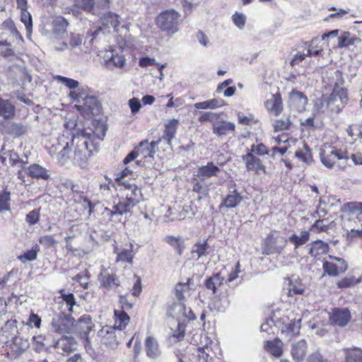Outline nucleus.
<instances>
[{
    "label": "nucleus",
    "mask_w": 362,
    "mask_h": 362,
    "mask_svg": "<svg viewBox=\"0 0 362 362\" xmlns=\"http://www.w3.org/2000/svg\"><path fill=\"white\" fill-rule=\"evenodd\" d=\"M242 201V197L234 192L232 194H228L223 201V204L227 208H235Z\"/></svg>",
    "instance_id": "8fccbe9b"
},
{
    "label": "nucleus",
    "mask_w": 362,
    "mask_h": 362,
    "mask_svg": "<svg viewBox=\"0 0 362 362\" xmlns=\"http://www.w3.org/2000/svg\"><path fill=\"white\" fill-rule=\"evenodd\" d=\"M38 251V247L36 246L35 248L24 252L21 256H18V259L23 262H25L27 261H33L37 258Z\"/></svg>",
    "instance_id": "e2e57ef3"
},
{
    "label": "nucleus",
    "mask_w": 362,
    "mask_h": 362,
    "mask_svg": "<svg viewBox=\"0 0 362 362\" xmlns=\"http://www.w3.org/2000/svg\"><path fill=\"white\" fill-rule=\"evenodd\" d=\"M54 79L57 82L65 85L70 90H75L79 86L78 81L72 78L58 75L54 76Z\"/></svg>",
    "instance_id": "3c124183"
},
{
    "label": "nucleus",
    "mask_w": 362,
    "mask_h": 362,
    "mask_svg": "<svg viewBox=\"0 0 362 362\" xmlns=\"http://www.w3.org/2000/svg\"><path fill=\"white\" fill-rule=\"evenodd\" d=\"M243 160L245 163L247 170L255 171L257 174L265 173V168L261 160L252 155V153L243 156Z\"/></svg>",
    "instance_id": "aec40b11"
},
{
    "label": "nucleus",
    "mask_w": 362,
    "mask_h": 362,
    "mask_svg": "<svg viewBox=\"0 0 362 362\" xmlns=\"http://www.w3.org/2000/svg\"><path fill=\"white\" fill-rule=\"evenodd\" d=\"M229 305V301L226 297L215 298L212 303V308L218 312L223 311Z\"/></svg>",
    "instance_id": "052dcab7"
},
{
    "label": "nucleus",
    "mask_w": 362,
    "mask_h": 362,
    "mask_svg": "<svg viewBox=\"0 0 362 362\" xmlns=\"http://www.w3.org/2000/svg\"><path fill=\"white\" fill-rule=\"evenodd\" d=\"M94 323L90 315H84L81 316L76 323L74 322L73 331L81 335V337L88 339V334L93 330Z\"/></svg>",
    "instance_id": "f8f14e48"
},
{
    "label": "nucleus",
    "mask_w": 362,
    "mask_h": 362,
    "mask_svg": "<svg viewBox=\"0 0 362 362\" xmlns=\"http://www.w3.org/2000/svg\"><path fill=\"white\" fill-rule=\"evenodd\" d=\"M190 214L189 206H185L181 208L170 209L165 215L166 221H182L185 220Z\"/></svg>",
    "instance_id": "412c9836"
},
{
    "label": "nucleus",
    "mask_w": 362,
    "mask_h": 362,
    "mask_svg": "<svg viewBox=\"0 0 362 362\" xmlns=\"http://www.w3.org/2000/svg\"><path fill=\"white\" fill-rule=\"evenodd\" d=\"M179 124V120L173 119L165 124V129L163 134V138L170 144L171 140L174 138Z\"/></svg>",
    "instance_id": "79ce46f5"
},
{
    "label": "nucleus",
    "mask_w": 362,
    "mask_h": 362,
    "mask_svg": "<svg viewBox=\"0 0 362 362\" xmlns=\"http://www.w3.org/2000/svg\"><path fill=\"white\" fill-rule=\"evenodd\" d=\"M52 31L49 37L64 36L67 33L69 22L62 16H54L52 22Z\"/></svg>",
    "instance_id": "dca6fc26"
},
{
    "label": "nucleus",
    "mask_w": 362,
    "mask_h": 362,
    "mask_svg": "<svg viewBox=\"0 0 362 362\" xmlns=\"http://www.w3.org/2000/svg\"><path fill=\"white\" fill-rule=\"evenodd\" d=\"M4 25L8 29L10 33L16 38V43L20 46H22L24 43L23 37L22 35L18 31L13 22L12 21H7L4 23Z\"/></svg>",
    "instance_id": "09e8293b"
},
{
    "label": "nucleus",
    "mask_w": 362,
    "mask_h": 362,
    "mask_svg": "<svg viewBox=\"0 0 362 362\" xmlns=\"http://www.w3.org/2000/svg\"><path fill=\"white\" fill-rule=\"evenodd\" d=\"M83 36L78 33H71L69 37V47L71 50L79 47L83 43Z\"/></svg>",
    "instance_id": "bf43d9fd"
},
{
    "label": "nucleus",
    "mask_w": 362,
    "mask_h": 362,
    "mask_svg": "<svg viewBox=\"0 0 362 362\" xmlns=\"http://www.w3.org/2000/svg\"><path fill=\"white\" fill-rule=\"evenodd\" d=\"M180 15L174 9L161 11L155 19L156 26L168 36L172 37L179 31Z\"/></svg>",
    "instance_id": "20e7f679"
},
{
    "label": "nucleus",
    "mask_w": 362,
    "mask_h": 362,
    "mask_svg": "<svg viewBox=\"0 0 362 362\" xmlns=\"http://www.w3.org/2000/svg\"><path fill=\"white\" fill-rule=\"evenodd\" d=\"M296 156L307 164H309L312 161L311 151L306 144H304L301 149L296 152Z\"/></svg>",
    "instance_id": "de8ad7c7"
},
{
    "label": "nucleus",
    "mask_w": 362,
    "mask_h": 362,
    "mask_svg": "<svg viewBox=\"0 0 362 362\" xmlns=\"http://www.w3.org/2000/svg\"><path fill=\"white\" fill-rule=\"evenodd\" d=\"M10 195L8 191L0 192V213L10 210Z\"/></svg>",
    "instance_id": "864d4df0"
},
{
    "label": "nucleus",
    "mask_w": 362,
    "mask_h": 362,
    "mask_svg": "<svg viewBox=\"0 0 362 362\" xmlns=\"http://www.w3.org/2000/svg\"><path fill=\"white\" fill-rule=\"evenodd\" d=\"M345 362H362V350L358 348H349L344 350Z\"/></svg>",
    "instance_id": "ea45409f"
},
{
    "label": "nucleus",
    "mask_w": 362,
    "mask_h": 362,
    "mask_svg": "<svg viewBox=\"0 0 362 362\" xmlns=\"http://www.w3.org/2000/svg\"><path fill=\"white\" fill-rule=\"evenodd\" d=\"M288 281V295L294 296L296 295H303L305 290V285L301 279L297 276H292L287 279Z\"/></svg>",
    "instance_id": "a878e982"
},
{
    "label": "nucleus",
    "mask_w": 362,
    "mask_h": 362,
    "mask_svg": "<svg viewBox=\"0 0 362 362\" xmlns=\"http://www.w3.org/2000/svg\"><path fill=\"white\" fill-rule=\"evenodd\" d=\"M264 348L267 352L276 358L281 357L283 354V343L279 339L267 341Z\"/></svg>",
    "instance_id": "2f4dec72"
},
{
    "label": "nucleus",
    "mask_w": 362,
    "mask_h": 362,
    "mask_svg": "<svg viewBox=\"0 0 362 362\" xmlns=\"http://www.w3.org/2000/svg\"><path fill=\"white\" fill-rule=\"evenodd\" d=\"M329 258L332 261L324 262L323 269L329 276H336L347 269L348 265L343 259L333 256H329Z\"/></svg>",
    "instance_id": "9b49d317"
},
{
    "label": "nucleus",
    "mask_w": 362,
    "mask_h": 362,
    "mask_svg": "<svg viewBox=\"0 0 362 362\" xmlns=\"http://www.w3.org/2000/svg\"><path fill=\"white\" fill-rule=\"evenodd\" d=\"M292 124L290 118L277 119L274 122L273 127L275 132H280L288 129Z\"/></svg>",
    "instance_id": "4d7b16f0"
},
{
    "label": "nucleus",
    "mask_w": 362,
    "mask_h": 362,
    "mask_svg": "<svg viewBox=\"0 0 362 362\" xmlns=\"http://www.w3.org/2000/svg\"><path fill=\"white\" fill-rule=\"evenodd\" d=\"M329 245L322 240H316L310 244L309 253L313 257L323 255L329 252Z\"/></svg>",
    "instance_id": "72a5a7b5"
},
{
    "label": "nucleus",
    "mask_w": 362,
    "mask_h": 362,
    "mask_svg": "<svg viewBox=\"0 0 362 362\" xmlns=\"http://www.w3.org/2000/svg\"><path fill=\"white\" fill-rule=\"evenodd\" d=\"M115 253L117 255V262H126L129 264L133 263L134 254L133 252V245L132 244L129 245V248H115Z\"/></svg>",
    "instance_id": "7c9ffc66"
},
{
    "label": "nucleus",
    "mask_w": 362,
    "mask_h": 362,
    "mask_svg": "<svg viewBox=\"0 0 362 362\" xmlns=\"http://www.w3.org/2000/svg\"><path fill=\"white\" fill-rule=\"evenodd\" d=\"M96 137L92 129L78 128L76 133H73L71 139L64 134L52 136L45 146L49 155L62 164L70 159L75 165L86 168L89 158L98 151Z\"/></svg>",
    "instance_id": "f257e3e1"
},
{
    "label": "nucleus",
    "mask_w": 362,
    "mask_h": 362,
    "mask_svg": "<svg viewBox=\"0 0 362 362\" xmlns=\"http://www.w3.org/2000/svg\"><path fill=\"white\" fill-rule=\"evenodd\" d=\"M133 206L132 204H129V202L125 199L124 201H121L117 204H115L113 206V210L105 208L103 214L110 216L122 214L129 211L130 209Z\"/></svg>",
    "instance_id": "473e14b6"
},
{
    "label": "nucleus",
    "mask_w": 362,
    "mask_h": 362,
    "mask_svg": "<svg viewBox=\"0 0 362 362\" xmlns=\"http://www.w3.org/2000/svg\"><path fill=\"white\" fill-rule=\"evenodd\" d=\"M307 353V343L302 339L292 344L291 354L296 362H303Z\"/></svg>",
    "instance_id": "bb28decb"
},
{
    "label": "nucleus",
    "mask_w": 362,
    "mask_h": 362,
    "mask_svg": "<svg viewBox=\"0 0 362 362\" xmlns=\"http://www.w3.org/2000/svg\"><path fill=\"white\" fill-rule=\"evenodd\" d=\"M99 281L101 285L105 288H110L112 286L118 285L115 276L107 269L102 270L99 275Z\"/></svg>",
    "instance_id": "a19ab883"
},
{
    "label": "nucleus",
    "mask_w": 362,
    "mask_h": 362,
    "mask_svg": "<svg viewBox=\"0 0 362 362\" xmlns=\"http://www.w3.org/2000/svg\"><path fill=\"white\" fill-rule=\"evenodd\" d=\"M169 316L177 319L178 329H180L186 322L195 319V315L190 308H187L183 303L179 302L173 304L168 310Z\"/></svg>",
    "instance_id": "423d86ee"
},
{
    "label": "nucleus",
    "mask_w": 362,
    "mask_h": 362,
    "mask_svg": "<svg viewBox=\"0 0 362 362\" xmlns=\"http://www.w3.org/2000/svg\"><path fill=\"white\" fill-rule=\"evenodd\" d=\"M145 351L148 358L151 360L158 359L161 355V350L155 337L148 335L144 341Z\"/></svg>",
    "instance_id": "a211bd4d"
},
{
    "label": "nucleus",
    "mask_w": 362,
    "mask_h": 362,
    "mask_svg": "<svg viewBox=\"0 0 362 362\" xmlns=\"http://www.w3.org/2000/svg\"><path fill=\"white\" fill-rule=\"evenodd\" d=\"M130 317L123 310H115L114 325L112 326L116 329L122 332L129 323Z\"/></svg>",
    "instance_id": "c85d7f7f"
},
{
    "label": "nucleus",
    "mask_w": 362,
    "mask_h": 362,
    "mask_svg": "<svg viewBox=\"0 0 362 362\" xmlns=\"http://www.w3.org/2000/svg\"><path fill=\"white\" fill-rule=\"evenodd\" d=\"M332 78L333 90L326 100V104L327 109L332 112L339 114L348 103L347 90L344 87V79L341 71H334Z\"/></svg>",
    "instance_id": "f03ea898"
},
{
    "label": "nucleus",
    "mask_w": 362,
    "mask_h": 362,
    "mask_svg": "<svg viewBox=\"0 0 362 362\" xmlns=\"http://www.w3.org/2000/svg\"><path fill=\"white\" fill-rule=\"evenodd\" d=\"M158 141L148 142V141H141L135 148L138 157L141 158H152L155 153V146Z\"/></svg>",
    "instance_id": "5701e85b"
},
{
    "label": "nucleus",
    "mask_w": 362,
    "mask_h": 362,
    "mask_svg": "<svg viewBox=\"0 0 362 362\" xmlns=\"http://www.w3.org/2000/svg\"><path fill=\"white\" fill-rule=\"evenodd\" d=\"M49 39L53 45L54 49L57 52H64L69 48V45L66 42L64 36L49 37Z\"/></svg>",
    "instance_id": "49530a36"
},
{
    "label": "nucleus",
    "mask_w": 362,
    "mask_h": 362,
    "mask_svg": "<svg viewBox=\"0 0 362 362\" xmlns=\"http://www.w3.org/2000/svg\"><path fill=\"white\" fill-rule=\"evenodd\" d=\"M266 109L275 116L279 115L283 110L282 100L280 93L271 94L264 103Z\"/></svg>",
    "instance_id": "6ab92c4d"
},
{
    "label": "nucleus",
    "mask_w": 362,
    "mask_h": 362,
    "mask_svg": "<svg viewBox=\"0 0 362 362\" xmlns=\"http://www.w3.org/2000/svg\"><path fill=\"white\" fill-rule=\"evenodd\" d=\"M90 88L86 86L78 87L75 90H70L69 97L74 101L81 102L89 95Z\"/></svg>",
    "instance_id": "58836bf2"
},
{
    "label": "nucleus",
    "mask_w": 362,
    "mask_h": 362,
    "mask_svg": "<svg viewBox=\"0 0 362 362\" xmlns=\"http://www.w3.org/2000/svg\"><path fill=\"white\" fill-rule=\"evenodd\" d=\"M132 171L129 170L128 168H126L122 172L117 175L115 177V181L118 184V185L121 186L125 184L129 183V182L126 180L129 175H132Z\"/></svg>",
    "instance_id": "0e129e2a"
},
{
    "label": "nucleus",
    "mask_w": 362,
    "mask_h": 362,
    "mask_svg": "<svg viewBox=\"0 0 362 362\" xmlns=\"http://www.w3.org/2000/svg\"><path fill=\"white\" fill-rule=\"evenodd\" d=\"M206 250V243H197L194 245L192 250V257L198 259L205 253Z\"/></svg>",
    "instance_id": "69168bd1"
},
{
    "label": "nucleus",
    "mask_w": 362,
    "mask_h": 362,
    "mask_svg": "<svg viewBox=\"0 0 362 362\" xmlns=\"http://www.w3.org/2000/svg\"><path fill=\"white\" fill-rule=\"evenodd\" d=\"M194 105L196 109L214 110L222 107L223 105V100L221 99L214 98L203 102L197 103Z\"/></svg>",
    "instance_id": "37998d69"
},
{
    "label": "nucleus",
    "mask_w": 362,
    "mask_h": 362,
    "mask_svg": "<svg viewBox=\"0 0 362 362\" xmlns=\"http://www.w3.org/2000/svg\"><path fill=\"white\" fill-rule=\"evenodd\" d=\"M104 64L108 69H112V66L121 69L125 65L126 59L123 54L110 52L105 56Z\"/></svg>",
    "instance_id": "4be33fe9"
},
{
    "label": "nucleus",
    "mask_w": 362,
    "mask_h": 362,
    "mask_svg": "<svg viewBox=\"0 0 362 362\" xmlns=\"http://www.w3.org/2000/svg\"><path fill=\"white\" fill-rule=\"evenodd\" d=\"M288 104L291 108L303 112L308 104V98L303 93L293 90L289 94Z\"/></svg>",
    "instance_id": "2eb2a0df"
},
{
    "label": "nucleus",
    "mask_w": 362,
    "mask_h": 362,
    "mask_svg": "<svg viewBox=\"0 0 362 362\" xmlns=\"http://www.w3.org/2000/svg\"><path fill=\"white\" fill-rule=\"evenodd\" d=\"M28 174L33 178L47 180L49 177L47 170L38 164H33L29 166Z\"/></svg>",
    "instance_id": "c9c22d12"
},
{
    "label": "nucleus",
    "mask_w": 362,
    "mask_h": 362,
    "mask_svg": "<svg viewBox=\"0 0 362 362\" xmlns=\"http://www.w3.org/2000/svg\"><path fill=\"white\" fill-rule=\"evenodd\" d=\"M102 26L99 28V30H113V32L119 33L120 35L126 36L129 33V28L127 25H120L119 16L112 12H108L103 16L101 18Z\"/></svg>",
    "instance_id": "39448f33"
},
{
    "label": "nucleus",
    "mask_w": 362,
    "mask_h": 362,
    "mask_svg": "<svg viewBox=\"0 0 362 362\" xmlns=\"http://www.w3.org/2000/svg\"><path fill=\"white\" fill-rule=\"evenodd\" d=\"M64 127L66 129L69 130H74V133H76L78 128L80 129H91L89 127V122L86 121L84 124H77L76 120L74 119H70L66 123L64 124Z\"/></svg>",
    "instance_id": "603ef678"
},
{
    "label": "nucleus",
    "mask_w": 362,
    "mask_h": 362,
    "mask_svg": "<svg viewBox=\"0 0 362 362\" xmlns=\"http://www.w3.org/2000/svg\"><path fill=\"white\" fill-rule=\"evenodd\" d=\"M235 129V125L233 122L226 120H216L214 122L213 133L218 136L228 134L230 132H233Z\"/></svg>",
    "instance_id": "b1692460"
},
{
    "label": "nucleus",
    "mask_w": 362,
    "mask_h": 362,
    "mask_svg": "<svg viewBox=\"0 0 362 362\" xmlns=\"http://www.w3.org/2000/svg\"><path fill=\"white\" fill-rule=\"evenodd\" d=\"M75 342L73 338L62 337L55 344V347L64 354H69L75 349Z\"/></svg>",
    "instance_id": "4c0bfd02"
},
{
    "label": "nucleus",
    "mask_w": 362,
    "mask_h": 362,
    "mask_svg": "<svg viewBox=\"0 0 362 362\" xmlns=\"http://www.w3.org/2000/svg\"><path fill=\"white\" fill-rule=\"evenodd\" d=\"M8 132L15 136H21L27 132V127L21 123L13 122L9 124Z\"/></svg>",
    "instance_id": "13d9d810"
},
{
    "label": "nucleus",
    "mask_w": 362,
    "mask_h": 362,
    "mask_svg": "<svg viewBox=\"0 0 362 362\" xmlns=\"http://www.w3.org/2000/svg\"><path fill=\"white\" fill-rule=\"evenodd\" d=\"M356 223H341L344 230L346 232V235L348 240L352 241L356 238H362V228L355 229Z\"/></svg>",
    "instance_id": "f704fd0d"
},
{
    "label": "nucleus",
    "mask_w": 362,
    "mask_h": 362,
    "mask_svg": "<svg viewBox=\"0 0 362 362\" xmlns=\"http://www.w3.org/2000/svg\"><path fill=\"white\" fill-rule=\"evenodd\" d=\"M310 239V233L308 231L303 230L300 235L293 234L289 238V240L296 247H298L305 244Z\"/></svg>",
    "instance_id": "c03bdc74"
},
{
    "label": "nucleus",
    "mask_w": 362,
    "mask_h": 362,
    "mask_svg": "<svg viewBox=\"0 0 362 362\" xmlns=\"http://www.w3.org/2000/svg\"><path fill=\"white\" fill-rule=\"evenodd\" d=\"M39 243L46 248L54 247L57 244V240L52 235H45L40 237Z\"/></svg>",
    "instance_id": "338daca9"
},
{
    "label": "nucleus",
    "mask_w": 362,
    "mask_h": 362,
    "mask_svg": "<svg viewBox=\"0 0 362 362\" xmlns=\"http://www.w3.org/2000/svg\"><path fill=\"white\" fill-rule=\"evenodd\" d=\"M286 239L278 234H269L264 243V252L267 255L280 253L286 247Z\"/></svg>",
    "instance_id": "6e6552de"
},
{
    "label": "nucleus",
    "mask_w": 362,
    "mask_h": 362,
    "mask_svg": "<svg viewBox=\"0 0 362 362\" xmlns=\"http://www.w3.org/2000/svg\"><path fill=\"white\" fill-rule=\"evenodd\" d=\"M223 280L224 277L220 273H218L206 281V286L207 288L212 290L213 293H215L216 290L223 284Z\"/></svg>",
    "instance_id": "a18cd8bd"
},
{
    "label": "nucleus",
    "mask_w": 362,
    "mask_h": 362,
    "mask_svg": "<svg viewBox=\"0 0 362 362\" xmlns=\"http://www.w3.org/2000/svg\"><path fill=\"white\" fill-rule=\"evenodd\" d=\"M211 349L208 346L204 347H199L197 351V356L199 359L202 360L204 362H210L212 359L210 353Z\"/></svg>",
    "instance_id": "680f3d73"
},
{
    "label": "nucleus",
    "mask_w": 362,
    "mask_h": 362,
    "mask_svg": "<svg viewBox=\"0 0 362 362\" xmlns=\"http://www.w3.org/2000/svg\"><path fill=\"white\" fill-rule=\"evenodd\" d=\"M346 132L354 139H356L358 137L362 138V125H351L349 127Z\"/></svg>",
    "instance_id": "774afa93"
},
{
    "label": "nucleus",
    "mask_w": 362,
    "mask_h": 362,
    "mask_svg": "<svg viewBox=\"0 0 362 362\" xmlns=\"http://www.w3.org/2000/svg\"><path fill=\"white\" fill-rule=\"evenodd\" d=\"M51 326L54 332L64 335L73 331L74 319L65 313L63 315H57L53 317Z\"/></svg>",
    "instance_id": "1a4fd4ad"
},
{
    "label": "nucleus",
    "mask_w": 362,
    "mask_h": 362,
    "mask_svg": "<svg viewBox=\"0 0 362 362\" xmlns=\"http://www.w3.org/2000/svg\"><path fill=\"white\" fill-rule=\"evenodd\" d=\"M279 320L281 321V330L282 334H284L286 337L290 338L293 336H295L299 333V330L300 328V321L301 319H292L290 320L288 316L284 317L283 318L279 319Z\"/></svg>",
    "instance_id": "ddd939ff"
},
{
    "label": "nucleus",
    "mask_w": 362,
    "mask_h": 362,
    "mask_svg": "<svg viewBox=\"0 0 362 362\" xmlns=\"http://www.w3.org/2000/svg\"><path fill=\"white\" fill-rule=\"evenodd\" d=\"M341 221L356 223V218L362 214V202H348L341 206Z\"/></svg>",
    "instance_id": "9d476101"
},
{
    "label": "nucleus",
    "mask_w": 362,
    "mask_h": 362,
    "mask_svg": "<svg viewBox=\"0 0 362 362\" xmlns=\"http://www.w3.org/2000/svg\"><path fill=\"white\" fill-rule=\"evenodd\" d=\"M83 105H76V108L81 112L85 117H88L93 114V111L97 109V98L92 95H88L83 101Z\"/></svg>",
    "instance_id": "393cba45"
},
{
    "label": "nucleus",
    "mask_w": 362,
    "mask_h": 362,
    "mask_svg": "<svg viewBox=\"0 0 362 362\" xmlns=\"http://www.w3.org/2000/svg\"><path fill=\"white\" fill-rule=\"evenodd\" d=\"M320 160L322 164L328 168L344 169L348 163L346 153L337 147L328 144H324L320 148Z\"/></svg>",
    "instance_id": "7ed1b4c3"
},
{
    "label": "nucleus",
    "mask_w": 362,
    "mask_h": 362,
    "mask_svg": "<svg viewBox=\"0 0 362 362\" xmlns=\"http://www.w3.org/2000/svg\"><path fill=\"white\" fill-rule=\"evenodd\" d=\"M220 173V169L213 163L209 162L206 165L199 166L197 169V177L201 180L213 176H216Z\"/></svg>",
    "instance_id": "cd10ccee"
},
{
    "label": "nucleus",
    "mask_w": 362,
    "mask_h": 362,
    "mask_svg": "<svg viewBox=\"0 0 362 362\" xmlns=\"http://www.w3.org/2000/svg\"><path fill=\"white\" fill-rule=\"evenodd\" d=\"M21 20L25 25L27 31L30 33L32 30L33 21L31 14L28 12V8L21 9Z\"/></svg>",
    "instance_id": "5fc2aeb1"
},
{
    "label": "nucleus",
    "mask_w": 362,
    "mask_h": 362,
    "mask_svg": "<svg viewBox=\"0 0 362 362\" xmlns=\"http://www.w3.org/2000/svg\"><path fill=\"white\" fill-rule=\"evenodd\" d=\"M120 187H122L123 196L125 197V199L129 202V204H132L134 206L141 199V189H139L134 183L131 182L121 185Z\"/></svg>",
    "instance_id": "4468645a"
},
{
    "label": "nucleus",
    "mask_w": 362,
    "mask_h": 362,
    "mask_svg": "<svg viewBox=\"0 0 362 362\" xmlns=\"http://www.w3.org/2000/svg\"><path fill=\"white\" fill-rule=\"evenodd\" d=\"M124 333L115 329L112 326H104L98 332L101 341L112 349L116 348Z\"/></svg>",
    "instance_id": "0eeeda50"
},
{
    "label": "nucleus",
    "mask_w": 362,
    "mask_h": 362,
    "mask_svg": "<svg viewBox=\"0 0 362 362\" xmlns=\"http://www.w3.org/2000/svg\"><path fill=\"white\" fill-rule=\"evenodd\" d=\"M350 319V312L347 308H335L329 314L331 322L340 327L345 326Z\"/></svg>",
    "instance_id": "f3484780"
},
{
    "label": "nucleus",
    "mask_w": 362,
    "mask_h": 362,
    "mask_svg": "<svg viewBox=\"0 0 362 362\" xmlns=\"http://www.w3.org/2000/svg\"><path fill=\"white\" fill-rule=\"evenodd\" d=\"M276 323H280V321L279 320V318L274 315V317L267 320L266 322L261 325V331L267 333L274 332L273 329L274 327L276 326Z\"/></svg>",
    "instance_id": "6e6d98bb"
},
{
    "label": "nucleus",
    "mask_w": 362,
    "mask_h": 362,
    "mask_svg": "<svg viewBox=\"0 0 362 362\" xmlns=\"http://www.w3.org/2000/svg\"><path fill=\"white\" fill-rule=\"evenodd\" d=\"M15 115V107L8 100L0 98V116L4 119H11Z\"/></svg>",
    "instance_id": "e433bc0d"
},
{
    "label": "nucleus",
    "mask_w": 362,
    "mask_h": 362,
    "mask_svg": "<svg viewBox=\"0 0 362 362\" xmlns=\"http://www.w3.org/2000/svg\"><path fill=\"white\" fill-rule=\"evenodd\" d=\"M61 293V308L63 313L69 312L71 313L73 311V307L76 305V300L74 294L66 292L64 290L60 291Z\"/></svg>",
    "instance_id": "c756f323"
}]
</instances>
